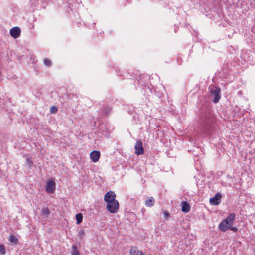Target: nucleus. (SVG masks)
Instances as JSON below:
<instances>
[{"label":"nucleus","mask_w":255,"mask_h":255,"mask_svg":"<svg viewBox=\"0 0 255 255\" xmlns=\"http://www.w3.org/2000/svg\"><path fill=\"white\" fill-rule=\"evenodd\" d=\"M9 241L11 243L16 244L18 243V239L15 236L12 235L10 236Z\"/></svg>","instance_id":"nucleus-15"},{"label":"nucleus","mask_w":255,"mask_h":255,"mask_svg":"<svg viewBox=\"0 0 255 255\" xmlns=\"http://www.w3.org/2000/svg\"><path fill=\"white\" fill-rule=\"evenodd\" d=\"M236 215L234 213H232L229 215L225 219L227 222L230 224V225L232 226L234 221L235 220Z\"/></svg>","instance_id":"nucleus-12"},{"label":"nucleus","mask_w":255,"mask_h":255,"mask_svg":"<svg viewBox=\"0 0 255 255\" xmlns=\"http://www.w3.org/2000/svg\"><path fill=\"white\" fill-rule=\"evenodd\" d=\"M190 206L188 202L184 201L182 202L181 211L184 213H188L190 211Z\"/></svg>","instance_id":"nucleus-11"},{"label":"nucleus","mask_w":255,"mask_h":255,"mask_svg":"<svg viewBox=\"0 0 255 255\" xmlns=\"http://www.w3.org/2000/svg\"><path fill=\"white\" fill-rule=\"evenodd\" d=\"M27 162L30 166H31L33 164V162L30 158H27Z\"/></svg>","instance_id":"nucleus-21"},{"label":"nucleus","mask_w":255,"mask_h":255,"mask_svg":"<svg viewBox=\"0 0 255 255\" xmlns=\"http://www.w3.org/2000/svg\"><path fill=\"white\" fill-rule=\"evenodd\" d=\"M221 194L217 193L216 194L215 197H212L209 199L210 204L212 205H218L221 202Z\"/></svg>","instance_id":"nucleus-4"},{"label":"nucleus","mask_w":255,"mask_h":255,"mask_svg":"<svg viewBox=\"0 0 255 255\" xmlns=\"http://www.w3.org/2000/svg\"><path fill=\"white\" fill-rule=\"evenodd\" d=\"M231 225L229 224L227 221L223 220L219 224V228L223 232H226L229 229L231 228Z\"/></svg>","instance_id":"nucleus-8"},{"label":"nucleus","mask_w":255,"mask_h":255,"mask_svg":"<svg viewBox=\"0 0 255 255\" xmlns=\"http://www.w3.org/2000/svg\"><path fill=\"white\" fill-rule=\"evenodd\" d=\"M10 34L13 38H17L21 34L20 28L18 27H13L10 30Z\"/></svg>","instance_id":"nucleus-6"},{"label":"nucleus","mask_w":255,"mask_h":255,"mask_svg":"<svg viewBox=\"0 0 255 255\" xmlns=\"http://www.w3.org/2000/svg\"><path fill=\"white\" fill-rule=\"evenodd\" d=\"M42 213L43 215L48 216L50 214V211L48 208H46L42 210Z\"/></svg>","instance_id":"nucleus-19"},{"label":"nucleus","mask_w":255,"mask_h":255,"mask_svg":"<svg viewBox=\"0 0 255 255\" xmlns=\"http://www.w3.org/2000/svg\"><path fill=\"white\" fill-rule=\"evenodd\" d=\"M100 152L98 151H93L91 152L90 156L91 160L93 162H97L98 161L100 157Z\"/></svg>","instance_id":"nucleus-10"},{"label":"nucleus","mask_w":255,"mask_h":255,"mask_svg":"<svg viewBox=\"0 0 255 255\" xmlns=\"http://www.w3.org/2000/svg\"><path fill=\"white\" fill-rule=\"evenodd\" d=\"M130 255H146L142 251L139 250L137 247L132 246L129 250Z\"/></svg>","instance_id":"nucleus-9"},{"label":"nucleus","mask_w":255,"mask_h":255,"mask_svg":"<svg viewBox=\"0 0 255 255\" xmlns=\"http://www.w3.org/2000/svg\"><path fill=\"white\" fill-rule=\"evenodd\" d=\"M116 194L113 191H108L107 192L104 198V201L106 203L116 201Z\"/></svg>","instance_id":"nucleus-2"},{"label":"nucleus","mask_w":255,"mask_h":255,"mask_svg":"<svg viewBox=\"0 0 255 255\" xmlns=\"http://www.w3.org/2000/svg\"><path fill=\"white\" fill-rule=\"evenodd\" d=\"M220 91L221 89L220 88H216L215 90H211L210 91L211 93L214 96V98L213 100V102L215 103H216L219 102L221 96H220Z\"/></svg>","instance_id":"nucleus-5"},{"label":"nucleus","mask_w":255,"mask_h":255,"mask_svg":"<svg viewBox=\"0 0 255 255\" xmlns=\"http://www.w3.org/2000/svg\"><path fill=\"white\" fill-rule=\"evenodd\" d=\"M58 111L57 108L55 106H52L50 108V112L51 113H56Z\"/></svg>","instance_id":"nucleus-20"},{"label":"nucleus","mask_w":255,"mask_h":255,"mask_svg":"<svg viewBox=\"0 0 255 255\" xmlns=\"http://www.w3.org/2000/svg\"><path fill=\"white\" fill-rule=\"evenodd\" d=\"M76 219L77 221V224H79L82 222L83 219V215L81 213H78L76 215Z\"/></svg>","instance_id":"nucleus-16"},{"label":"nucleus","mask_w":255,"mask_h":255,"mask_svg":"<svg viewBox=\"0 0 255 255\" xmlns=\"http://www.w3.org/2000/svg\"><path fill=\"white\" fill-rule=\"evenodd\" d=\"M231 230L236 232L238 229L236 227H232L231 228Z\"/></svg>","instance_id":"nucleus-23"},{"label":"nucleus","mask_w":255,"mask_h":255,"mask_svg":"<svg viewBox=\"0 0 255 255\" xmlns=\"http://www.w3.org/2000/svg\"><path fill=\"white\" fill-rule=\"evenodd\" d=\"M43 62H44V64L47 66H50L51 64V60L47 58H45L43 60Z\"/></svg>","instance_id":"nucleus-18"},{"label":"nucleus","mask_w":255,"mask_h":255,"mask_svg":"<svg viewBox=\"0 0 255 255\" xmlns=\"http://www.w3.org/2000/svg\"><path fill=\"white\" fill-rule=\"evenodd\" d=\"M55 189V183L53 180H50L47 183L46 191L48 193H52Z\"/></svg>","instance_id":"nucleus-7"},{"label":"nucleus","mask_w":255,"mask_h":255,"mask_svg":"<svg viewBox=\"0 0 255 255\" xmlns=\"http://www.w3.org/2000/svg\"><path fill=\"white\" fill-rule=\"evenodd\" d=\"M0 253L2 255L6 254V249L4 245L0 244Z\"/></svg>","instance_id":"nucleus-17"},{"label":"nucleus","mask_w":255,"mask_h":255,"mask_svg":"<svg viewBox=\"0 0 255 255\" xmlns=\"http://www.w3.org/2000/svg\"><path fill=\"white\" fill-rule=\"evenodd\" d=\"M163 214L165 217L168 218L169 217V213L167 211H164Z\"/></svg>","instance_id":"nucleus-22"},{"label":"nucleus","mask_w":255,"mask_h":255,"mask_svg":"<svg viewBox=\"0 0 255 255\" xmlns=\"http://www.w3.org/2000/svg\"><path fill=\"white\" fill-rule=\"evenodd\" d=\"M135 154L137 155H142L144 153V149L142 143L140 140H137L135 145Z\"/></svg>","instance_id":"nucleus-3"},{"label":"nucleus","mask_w":255,"mask_h":255,"mask_svg":"<svg viewBox=\"0 0 255 255\" xmlns=\"http://www.w3.org/2000/svg\"><path fill=\"white\" fill-rule=\"evenodd\" d=\"M155 203V200L153 197H147L145 200V204L147 207H151Z\"/></svg>","instance_id":"nucleus-13"},{"label":"nucleus","mask_w":255,"mask_h":255,"mask_svg":"<svg viewBox=\"0 0 255 255\" xmlns=\"http://www.w3.org/2000/svg\"><path fill=\"white\" fill-rule=\"evenodd\" d=\"M71 255H80V252L76 245H73L72 246Z\"/></svg>","instance_id":"nucleus-14"},{"label":"nucleus","mask_w":255,"mask_h":255,"mask_svg":"<svg viewBox=\"0 0 255 255\" xmlns=\"http://www.w3.org/2000/svg\"><path fill=\"white\" fill-rule=\"evenodd\" d=\"M84 235V232L83 231H82V232H81V236H83V235Z\"/></svg>","instance_id":"nucleus-24"},{"label":"nucleus","mask_w":255,"mask_h":255,"mask_svg":"<svg viewBox=\"0 0 255 255\" xmlns=\"http://www.w3.org/2000/svg\"><path fill=\"white\" fill-rule=\"evenodd\" d=\"M107 209L111 213H117L119 209V203L117 200L107 203Z\"/></svg>","instance_id":"nucleus-1"}]
</instances>
